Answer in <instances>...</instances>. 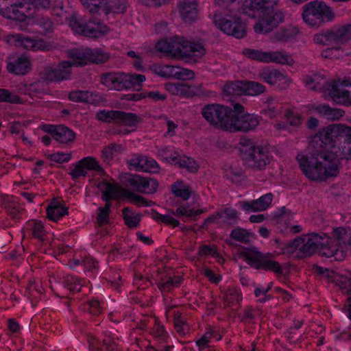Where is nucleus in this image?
<instances>
[{
	"label": "nucleus",
	"mask_w": 351,
	"mask_h": 351,
	"mask_svg": "<svg viewBox=\"0 0 351 351\" xmlns=\"http://www.w3.org/2000/svg\"><path fill=\"white\" fill-rule=\"evenodd\" d=\"M315 153L299 154L297 160L303 173L310 180L324 181L339 172V160L351 159V128L332 125L315 136L311 141Z\"/></svg>",
	"instance_id": "1"
},
{
	"label": "nucleus",
	"mask_w": 351,
	"mask_h": 351,
	"mask_svg": "<svg viewBox=\"0 0 351 351\" xmlns=\"http://www.w3.org/2000/svg\"><path fill=\"white\" fill-rule=\"evenodd\" d=\"M332 237L325 234L312 233L295 239L283 249V253L297 257L318 252L335 261H342L351 252V229L339 227L333 229Z\"/></svg>",
	"instance_id": "2"
},
{
	"label": "nucleus",
	"mask_w": 351,
	"mask_h": 351,
	"mask_svg": "<svg viewBox=\"0 0 351 351\" xmlns=\"http://www.w3.org/2000/svg\"><path fill=\"white\" fill-rule=\"evenodd\" d=\"M280 0H245L242 10L244 14L255 18L260 13L264 16L254 25V29L258 34L271 32L283 21V14L276 11Z\"/></svg>",
	"instance_id": "3"
},
{
	"label": "nucleus",
	"mask_w": 351,
	"mask_h": 351,
	"mask_svg": "<svg viewBox=\"0 0 351 351\" xmlns=\"http://www.w3.org/2000/svg\"><path fill=\"white\" fill-rule=\"evenodd\" d=\"M51 12L57 17L56 23H63L69 19V26L75 32L90 38L100 37L109 31L108 27L96 18L86 21L74 12L69 14L61 0L54 2Z\"/></svg>",
	"instance_id": "4"
},
{
	"label": "nucleus",
	"mask_w": 351,
	"mask_h": 351,
	"mask_svg": "<svg viewBox=\"0 0 351 351\" xmlns=\"http://www.w3.org/2000/svg\"><path fill=\"white\" fill-rule=\"evenodd\" d=\"M156 49L160 52L181 59H199L206 53V49L202 43L190 42L178 36L159 40Z\"/></svg>",
	"instance_id": "5"
},
{
	"label": "nucleus",
	"mask_w": 351,
	"mask_h": 351,
	"mask_svg": "<svg viewBox=\"0 0 351 351\" xmlns=\"http://www.w3.org/2000/svg\"><path fill=\"white\" fill-rule=\"evenodd\" d=\"M302 9L303 20L311 27H319L334 18L331 9L322 1H311L304 5Z\"/></svg>",
	"instance_id": "6"
},
{
	"label": "nucleus",
	"mask_w": 351,
	"mask_h": 351,
	"mask_svg": "<svg viewBox=\"0 0 351 351\" xmlns=\"http://www.w3.org/2000/svg\"><path fill=\"white\" fill-rule=\"evenodd\" d=\"M214 23L227 35L241 38L246 34L245 24L241 21L238 12L232 9L225 12L223 14H215Z\"/></svg>",
	"instance_id": "7"
},
{
	"label": "nucleus",
	"mask_w": 351,
	"mask_h": 351,
	"mask_svg": "<svg viewBox=\"0 0 351 351\" xmlns=\"http://www.w3.org/2000/svg\"><path fill=\"white\" fill-rule=\"evenodd\" d=\"M71 66H82L90 63L101 64L106 62L109 55L100 49L77 48L68 52Z\"/></svg>",
	"instance_id": "8"
},
{
	"label": "nucleus",
	"mask_w": 351,
	"mask_h": 351,
	"mask_svg": "<svg viewBox=\"0 0 351 351\" xmlns=\"http://www.w3.org/2000/svg\"><path fill=\"white\" fill-rule=\"evenodd\" d=\"M260 120L257 115L245 111L239 104L234 105L231 119L228 127L229 132H248L255 129Z\"/></svg>",
	"instance_id": "9"
},
{
	"label": "nucleus",
	"mask_w": 351,
	"mask_h": 351,
	"mask_svg": "<svg viewBox=\"0 0 351 351\" xmlns=\"http://www.w3.org/2000/svg\"><path fill=\"white\" fill-rule=\"evenodd\" d=\"M232 108L219 104L205 106L202 111L204 118L210 124L228 131Z\"/></svg>",
	"instance_id": "10"
},
{
	"label": "nucleus",
	"mask_w": 351,
	"mask_h": 351,
	"mask_svg": "<svg viewBox=\"0 0 351 351\" xmlns=\"http://www.w3.org/2000/svg\"><path fill=\"white\" fill-rule=\"evenodd\" d=\"M98 188L102 193L103 199L106 201L104 208H99L97 221L100 224L108 222V212L110 207L108 202L110 199L121 198L126 196V191L112 182L103 181L99 183Z\"/></svg>",
	"instance_id": "11"
},
{
	"label": "nucleus",
	"mask_w": 351,
	"mask_h": 351,
	"mask_svg": "<svg viewBox=\"0 0 351 351\" xmlns=\"http://www.w3.org/2000/svg\"><path fill=\"white\" fill-rule=\"evenodd\" d=\"M313 42L320 47L332 46V47L322 51V56L326 58H333V53L341 49L339 47L337 46L342 45L337 26L315 34Z\"/></svg>",
	"instance_id": "12"
},
{
	"label": "nucleus",
	"mask_w": 351,
	"mask_h": 351,
	"mask_svg": "<svg viewBox=\"0 0 351 351\" xmlns=\"http://www.w3.org/2000/svg\"><path fill=\"white\" fill-rule=\"evenodd\" d=\"M305 86L316 88L323 86L324 88H345L351 86V79L348 77H337L330 81L326 80V76L321 73H313L305 75L302 79Z\"/></svg>",
	"instance_id": "13"
},
{
	"label": "nucleus",
	"mask_w": 351,
	"mask_h": 351,
	"mask_svg": "<svg viewBox=\"0 0 351 351\" xmlns=\"http://www.w3.org/2000/svg\"><path fill=\"white\" fill-rule=\"evenodd\" d=\"M241 256L251 266L257 269L272 270L275 272L280 271L279 264L258 252L256 248L243 249Z\"/></svg>",
	"instance_id": "14"
},
{
	"label": "nucleus",
	"mask_w": 351,
	"mask_h": 351,
	"mask_svg": "<svg viewBox=\"0 0 351 351\" xmlns=\"http://www.w3.org/2000/svg\"><path fill=\"white\" fill-rule=\"evenodd\" d=\"M327 276L343 292L349 295L348 300L344 305L343 311L351 319V271L348 270L341 271L340 272L328 271Z\"/></svg>",
	"instance_id": "15"
},
{
	"label": "nucleus",
	"mask_w": 351,
	"mask_h": 351,
	"mask_svg": "<svg viewBox=\"0 0 351 351\" xmlns=\"http://www.w3.org/2000/svg\"><path fill=\"white\" fill-rule=\"evenodd\" d=\"M124 182L138 192L145 193H154L158 186V182L150 178H143L137 175H129L125 177Z\"/></svg>",
	"instance_id": "16"
},
{
	"label": "nucleus",
	"mask_w": 351,
	"mask_h": 351,
	"mask_svg": "<svg viewBox=\"0 0 351 351\" xmlns=\"http://www.w3.org/2000/svg\"><path fill=\"white\" fill-rule=\"evenodd\" d=\"M71 67L70 62L62 61L56 69L45 68L41 73V78L47 83L67 80L70 77Z\"/></svg>",
	"instance_id": "17"
},
{
	"label": "nucleus",
	"mask_w": 351,
	"mask_h": 351,
	"mask_svg": "<svg viewBox=\"0 0 351 351\" xmlns=\"http://www.w3.org/2000/svg\"><path fill=\"white\" fill-rule=\"evenodd\" d=\"M6 40L11 45H14L17 47H22L28 50H46L47 46L45 45L44 40H34L29 37H25L22 34H9L6 36Z\"/></svg>",
	"instance_id": "18"
},
{
	"label": "nucleus",
	"mask_w": 351,
	"mask_h": 351,
	"mask_svg": "<svg viewBox=\"0 0 351 351\" xmlns=\"http://www.w3.org/2000/svg\"><path fill=\"white\" fill-rule=\"evenodd\" d=\"M92 171L101 173L102 169L95 158L88 156L79 160L74 165L70 173L72 178L76 179L87 176L88 173Z\"/></svg>",
	"instance_id": "19"
},
{
	"label": "nucleus",
	"mask_w": 351,
	"mask_h": 351,
	"mask_svg": "<svg viewBox=\"0 0 351 351\" xmlns=\"http://www.w3.org/2000/svg\"><path fill=\"white\" fill-rule=\"evenodd\" d=\"M6 62L8 71L14 75H25L32 68L30 60L24 56H10L7 58Z\"/></svg>",
	"instance_id": "20"
},
{
	"label": "nucleus",
	"mask_w": 351,
	"mask_h": 351,
	"mask_svg": "<svg viewBox=\"0 0 351 351\" xmlns=\"http://www.w3.org/2000/svg\"><path fill=\"white\" fill-rule=\"evenodd\" d=\"M245 160L248 166L261 169L268 162V154L266 149L261 146H252L250 152Z\"/></svg>",
	"instance_id": "21"
},
{
	"label": "nucleus",
	"mask_w": 351,
	"mask_h": 351,
	"mask_svg": "<svg viewBox=\"0 0 351 351\" xmlns=\"http://www.w3.org/2000/svg\"><path fill=\"white\" fill-rule=\"evenodd\" d=\"M131 169L156 173L159 171L158 163L152 158L147 156L135 155L129 162Z\"/></svg>",
	"instance_id": "22"
},
{
	"label": "nucleus",
	"mask_w": 351,
	"mask_h": 351,
	"mask_svg": "<svg viewBox=\"0 0 351 351\" xmlns=\"http://www.w3.org/2000/svg\"><path fill=\"white\" fill-rule=\"evenodd\" d=\"M272 199V194L267 193L261 196L256 200L241 202L239 203V206L246 213L263 211L269 207Z\"/></svg>",
	"instance_id": "23"
},
{
	"label": "nucleus",
	"mask_w": 351,
	"mask_h": 351,
	"mask_svg": "<svg viewBox=\"0 0 351 351\" xmlns=\"http://www.w3.org/2000/svg\"><path fill=\"white\" fill-rule=\"evenodd\" d=\"M42 130L53 134L56 140L60 143H66L73 141L75 138L74 132L63 125H45L42 126Z\"/></svg>",
	"instance_id": "24"
},
{
	"label": "nucleus",
	"mask_w": 351,
	"mask_h": 351,
	"mask_svg": "<svg viewBox=\"0 0 351 351\" xmlns=\"http://www.w3.org/2000/svg\"><path fill=\"white\" fill-rule=\"evenodd\" d=\"M264 82L269 85H291V80L280 71L275 69H264L261 73Z\"/></svg>",
	"instance_id": "25"
},
{
	"label": "nucleus",
	"mask_w": 351,
	"mask_h": 351,
	"mask_svg": "<svg viewBox=\"0 0 351 351\" xmlns=\"http://www.w3.org/2000/svg\"><path fill=\"white\" fill-rule=\"evenodd\" d=\"M138 117L134 114H125L119 112L117 122L123 129L119 131L121 134H128L130 132L134 131L138 123Z\"/></svg>",
	"instance_id": "26"
},
{
	"label": "nucleus",
	"mask_w": 351,
	"mask_h": 351,
	"mask_svg": "<svg viewBox=\"0 0 351 351\" xmlns=\"http://www.w3.org/2000/svg\"><path fill=\"white\" fill-rule=\"evenodd\" d=\"M197 3L193 0H184L179 3V12L186 22L194 21L197 18Z\"/></svg>",
	"instance_id": "27"
},
{
	"label": "nucleus",
	"mask_w": 351,
	"mask_h": 351,
	"mask_svg": "<svg viewBox=\"0 0 351 351\" xmlns=\"http://www.w3.org/2000/svg\"><path fill=\"white\" fill-rule=\"evenodd\" d=\"M21 1L19 0V5L12 6L11 9L6 12L3 17L19 21H25L27 16L32 14L31 13H27V10L31 8L26 3H23Z\"/></svg>",
	"instance_id": "28"
},
{
	"label": "nucleus",
	"mask_w": 351,
	"mask_h": 351,
	"mask_svg": "<svg viewBox=\"0 0 351 351\" xmlns=\"http://www.w3.org/2000/svg\"><path fill=\"white\" fill-rule=\"evenodd\" d=\"M100 81L102 85L107 87L116 88L121 86L123 88V73L110 72L103 73L100 76Z\"/></svg>",
	"instance_id": "29"
},
{
	"label": "nucleus",
	"mask_w": 351,
	"mask_h": 351,
	"mask_svg": "<svg viewBox=\"0 0 351 351\" xmlns=\"http://www.w3.org/2000/svg\"><path fill=\"white\" fill-rule=\"evenodd\" d=\"M67 213V208L57 200L51 202L47 208V217L52 221H58Z\"/></svg>",
	"instance_id": "30"
},
{
	"label": "nucleus",
	"mask_w": 351,
	"mask_h": 351,
	"mask_svg": "<svg viewBox=\"0 0 351 351\" xmlns=\"http://www.w3.org/2000/svg\"><path fill=\"white\" fill-rule=\"evenodd\" d=\"M293 62L291 56L285 51H265V63L291 64Z\"/></svg>",
	"instance_id": "31"
},
{
	"label": "nucleus",
	"mask_w": 351,
	"mask_h": 351,
	"mask_svg": "<svg viewBox=\"0 0 351 351\" xmlns=\"http://www.w3.org/2000/svg\"><path fill=\"white\" fill-rule=\"evenodd\" d=\"M238 218V214L234 208H229L213 216L210 220L217 223H232Z\"/></svg>",
	"instance_id": "32"
},
{
	"label": "nucleus",
	"mask_w": 351,
	"mask_h": 351,
	"mask_svg": "<svg viewBox=\"0 0 351 351\" xmlns=\"http://www.w3.org/2000/svg\"><path fill=\"white\" fill-rule=\"evenodd\" d=\"M69 98L74 101H86L97 104L99 101L97 96L94 95L88 90L75 89L69 94Z\"/></svg>",
	"instance_id": "33"
},
{
	"label": "nucleus",
	"mask_w": 351,
	"mask_h": 351,
	"mask_svg": "<svg viewBox=\"0 0 351 351\" xmlns=\"http://www.w3.org/2000/svg\"><path fill=\"white\" fill-rule=\"evenodd\" d=\"M309 110L311 114H317L328 119H337L342 116L341 112L330 108L326 105L313 106Z\"/></svg>",
	"instance_id": "34"
},
{
	"label": "nucleus",
	"mask_w": 351,
	"mask_h": 351,
	"mask_svg": "<svg viewBox=\"0 0 351 351\" xmlns=\"http://www.w3.org/2000/svg\"><path fill=\"white\" fill-rule=\"evenodd\" d=\"M332 99L337 104L351 105V90L347 89H328Z\"/></svg>",
	"instance_id": "35"
},
{
	"label": "nucleus",
	"mask_w": 351,
	"mask_h": 351,
	"mask_svg": "<svg viewBox=\"0 0 351 351\" xmlns=\"http://www.w3.org/2000/svg\"><path fill=\"white\" fill-rule=\"evenodd\" d=\"M25 230L27 232L32 233L35 237L43 239L45 234V229L43 223L36 220L28 221L25 226Z\"/></svg>",
	"instance_id": "36"
},
{
	"label": "nucleus",
	"mask_w": 351,
	"mask_h": 351,
	"mask_svg": "<svg viewBox=\"0 0 351 351\" xmlns=\"http://www.w3.org/2000/svg\"><path fill=\"white\" fill-rule=\"evenodd\" d=\"M174 72H176V74L175 75H173V78L183 81L182 83L178 84V86H176V88H178V86H180L182 88H191V85H188L185 84L184 82L188 80L193 79L194 77V73L192 71L187 69L175 66Z\"/></svg>",
	"instance_id": "37"
},
{
	"label": "nucleus",
	"mask_w": 351,
	"mask_h": 351,
	"mask_svg": "<svg viewBox=\"0 0 351 351\" xmlns=\"http://www.w3.org/2000/svg\"><path fill=\"white\" fill-rule=\"evenodd\" d=\"M145 76L141 74H127L123 73V88L141 86L145 81Z\"/></svg>",
	"instance_id": "38"
},
{
	"label": "nucleus",
	"mask_w": 351,
	"mask_h": 351,
	"mask_svg": "<svg viewBox=\"0 0 351 351\" xmlns=\"http://www.w3.org/2000/svg\"><path fill=\"white\" fill-rule=\"evenodd\" d=\"M153 73L163 77H173L176 74L175 66L166 64H153L151 67Z\"/></svg>",
	"instance_id": "39"
},
{
	"label": "nucleus",
	"mask_w": 351,
	"mask_h": 351,
	"mask_svg": "<svg viewBox=\"0 0 351 351\" xmlns=\"http://www.w3.org/2000/svg\"><path fill=\"white\" fill-rule=\"evenodd\" d=\"M172 191L176 196L183 199H189L191 193L189 186L181 181L177 182L173 185Z\"/></svg>",
	"instance_id": "40"
},
{
	"label": "nucleus",
	"mask_w": 351,
	"mask_h": 351,
	"mask_svg": "<svg viewBox=\"0 0 351 351\" xmlns=\"http://www.w3.org/2000/svg\"><path fill=\"white\" fill-rule=\"evenodd\" d=\"M222 88H263L258 82L249 80H237L234 82H227Z\"/></svg>",
	"instance_id": "41"
},
{
	"label": "nucleus",
	"mask_w": 351,
	"mask_h": 351,
	"mask_svg": "<svg viewBox=\"0 0 351 351\" xmlns=\"http://www.w3.org/2000/svg\"><path fill=\"white\" fill-rule=\"evenodd\" d=\"M123 215L126 225L130 228L136 227L141 220L138 213L130 210L128 208H125L123 210Z\"/></svg>",
	"instance_id": "42"
},
{
	"label": "nucleus",
	"mask_w": 351,
	"mask_h": 351,
	"mask_svg": "<svg viewBox=\"0 0 351 351\" xmlns=\"http://www.w3.org/2000/svg\"><path fill=\"white\" fill-rule=\"evenodd\" d=\"M163 160L169 164L178 165L180 167L182 155H180L177 152H173L171 150H167L162 154H160Z\"/></svg>",
	"instance_id": "43"
},
{
	"label": "nucleus",
	"mask_w": 351,
	"mask_h": 351,
	"mask_svg": "<svg viewBox=\"0 0 351 351\" xmlns=\"http://www.w3.org/2000/svg\"><path fill=\"white\" fill-rule=\"evenodd\" d=\"M254 236L252 232L242 228H236L231 232V237L239 241H250Z\"/></svg>",
	"instance_id": "44"
},
{
	"label": "nucleus",
	"mask_w": 351,
	"mask_h": 351,
	"mask_svg": "<svg viewBox=\"0 0 351 351\" xmlns=\"http://www.w3.org/2000/svg\"><path fill=\"white\" fill-rule=\"evenodd\" d=\"M299 34V29L296 27L289 26L285 28H282L278 34V40H288L293 38Z\"/></svg>",
	"instance_id": "45"
},
{
	"label": "nucleus",
	"mask_w": 351,
	"mask_h": 351,
	"mask_svg": "<svg viewBox=\"0 0 351 351\" xmlns=\"http://www.w3.org/2000/svg\"><path fill=\"white\" fill-rule=\"evenodd\" d=\"M36 24L43 29V33H50L54 29L55 23L48 16H40L37 19Z\"/></svg>",
	"instance_id": "46"
},
{
	"label": "nucleus",
	"mask_w": 351,
	"mask_h": 351,
	"mask_svg": "<svg viewBox=\"0 0 351 351\" xmlns=\"http://www.w3.org/2000/svg\"><path fill=\"white\" fill-rule=\"evenodd\" d=\"M48 158L54 164H62L69 162L71 154L69 152H55L48 155Z\"/></svg>",
	"instance_id": "47"
},
{
	"label": "nucleus",
	"mask_w": 351,
	"mask_h": 351,
	"mask_svg": "<svg viewBox=\"0 0 351 351\" xmlns=\"http://www.w3.org/2000/svg\"><path fill=\"white\" fill-rule=\"evenodd\" d=\"M200 211L198 209L191 208L188 206H182L178 208L176 212V215L179 217H183L184 218H192L198 215Z\"/></svg>",
	"instance_id": "48"
},
{
	"label": "nucleus",
	"mask_w": 351,
	"mask_h": 351,
	"mask_svg": "<svg viewBox=\"0 0 351 351\" xmlns=\"http://www.w3.org/2000/svg\"><path fill=\"white\" fill-rule=\"evenodd\" d=\"M119 112L114 110H100L97 114V117L101 121L110 122L112 121H117L119 117Z\"/></svg>",
	"instance_id": "49"
},
{
	"label": "nucleus",
	"mask_w": 351,
	"mask_h": 351,
	"mask_svg": "<svg viewBox=\"0 0 351 351\" xmlns=\"http://www.w3.org/2000/svg\"><path fill=\"white\" fill-rule=\"evenodd\" d=\"M109 8L114 13H124L128 7L127 0H110Z\"/></svg>",
	"instance_id": "50"
},
{
	"label": "nucleus",
	"mask_w": 351,
	"mask_h": 351,
	"mask_svg": "<svg viewBox=\"0 0 351 351\" xmlns=\"http://www.w3.org/2000/svg\"><path fill=\"white\" fill-rule=\"evenodd\" d=\"M337 27L341 36V44L344 45L351 42V22Z\"/></svg>",
	"instance_id": "51"
},
{
	"label": "nucleus",
	"mask_w": 351,
	"mask_h": 351,
	"mask_svg": "<svg viewBox=\"0 0 351 351\" xmlns=\"http://www.w3.org/2000/svg\"><path fill=\"white\" fill-rule=\"evenodd\" d=\"M243 53L246 57L259 62H265V51L253 49H244Z\"/></svg>",
	"instance_id": "52"
},
{
	"label": "nucleus",
	"mask_w": 351,
	"mask_h": 351,
	"mask_svg": "<svg viewBox=\"0 0 351 351\" xmlns=\"http://www.w3.org/2000/svg\"><path fill=\"white\" fill-rule=\"evenodd\" d=\"M120 149L121 147L118 145H110L102 150L101 156L104 160L109 162L119 152Z\"/></svg>",
	"instance_id": "53"
},
{
	"label": "nucleus",
	"mask_w": 351,
	"mask_h": 351,
	"mask_svg": "<svg viewBox=\"0 0 351 351\" xmlns=\"http://www.w3.org/2000/svg\"><path fill=\"white\" fill-rule=\"evenodd\" d=\"M152 217L157 221L163 222L167 224H170L173 226H176L179 224L178 220L174 219L172 216L169 215H160L157 212L152 213Z\"/></svg>",
	"instance_id": "54"
},
{
	"label": "nucleus",
	"mask_w": 351,
	"mask_h": 351,
	"mask_svg": "<svg viewBox=\"0 0 351 351\" xmlns=\"http://www.w3.org/2000/svg\"><path fill=\"white\" fill-rule=\"evenodd\" d=\"M0 101L16 103L21 102V99L8 89H0Z\"/></svg>",
	"instance_id": "55"
},
{
	"label": "nucleus",
	"mask_w": 351,
	"mask_h": 351,
	"mask_svg": "<svg viewBox=\"0 0 351 351\" xmlns=\"http://www.w3.org/2000/svg\"><path fill=\"white\" fill-rule=\"evenodd\" d=\"M180 167L186 168L191 172L197 171L199 165L197 162L193 158H191L185 155H182V159Z\"/></svg>",
	"instance_id": "56"
},
{
	"label": "nucleus",
	"mask_w": 351,
	"mask_h": 351,
	"mask_svg": "<svg viewBox=\"0 0 351 351\" xmlns=\"http://www.w3.org/2000/svg\"><path fill=\"white\" fill-rule=\"evenodd\" d=\"M228 303L239 302L241 300L240 291L237 288H231L224 294Z\"/></svg>",
	"instance_id": "57"
},
{
	"label": "nucleus",
	"mask_w": 351,
	"mask_h": 351,
	"mask_svg": "<svg viewBox=\"0 0 351 351\" xmlns=\"http://www.w3.org/2000/svg\"><path fill=\"white\" fill-rule=\"evenodd\" d=\"M80 1L90 13H95L98 11L102 0H80Z\"/></svg>",
	"instance_id": "58"
},
{
	"label": "nucleus",
	"mask_w": 351,
	"mask_h": 351,
	"mask_svg": "<svg viewBox=\"0 0 351 351\" xmlns=\"http://www.w3.org/2000/svg\"><path fill=\"white\" fill-rule=\"evenodd\" d=\"M15 5H19V0H0V14L4 16Z\"/></svg>",
	"instance_id": "59"
},
{
	"label": "nucleus",
	"mask_w": 351,
	"mask_h": 351,
	"mask_svg": "<svg viewBox=\"0 0 351 351\" xmlns=\"http://www.w3.org/2000/svg\"><path fill=\"white\" fill-rule=\"evenodd\" d=\"M213 333L211 331L206 332L204 336L197 341L196 344L199 347V350H203L208 346L210 339H211Z\"/></svg>",
	"instance_id": "60"
},
{
	"label": "nucleus",
	"mask_w": 351,
	"mask_h": 351,
	"mask_svg": "<svg viewBox=\"0 0 351 351\" xmlns=\"http://www.w3.org/2000/svg\"><path fill=\"white\" fill-rule=\"evenodd\" d=\"M27 1L26 4L27 5H32L34 6L37 9H45L47 8L49 3L50 0H25Z\"/></svg>",
	"instance_id": "61"
},
{
	"label": "nucleus",
	"mask_w": 351,
	"mask_h": 351,
	"mask_svg": "<svg viewBox=\"0 0 351 351\" xmlns=\"http://www.w3.org/2000/svg\"><path fill=\"white\" fill-rule=\"evenodd\" d=\"M238 95H257L262 93V89H232Z\"/></svg>",
	"instance_id": "62"
},
{
	"label": "nucleus",
	"mask_w": 351,
	"mask_h": 351,
	"mask_svg": "<svg viewBox=\"0 0 351 351\" xmlns=\"http://www.w3.org/2000/svg\"><path fill=\"white\" fill-rule=\"evenodd\" d=\"M204 275L214 283L218 282L221 280V276L215 274L213 271L208 268L204 269Z\"/></svg>",
	"instance_id": "63"
},
{
	"label": "nucleus",
	"mask_w": 351,
	"mask_h": 351,
	"mask_svg": "<svg viewBox=\"0 0 351 351\" xmlns=\"http://www.w3.org/2000/svg\"><path fill=\"white\" fill-rule=\"evenodd\" d=\"M201 255H209L214 256L216 254V249L214 246H203L199 250Z\"/></svg>",
	"instance_id": "64"
}]
</instances>
